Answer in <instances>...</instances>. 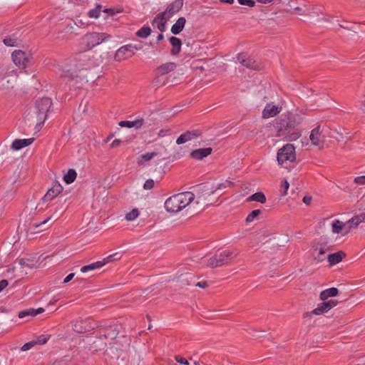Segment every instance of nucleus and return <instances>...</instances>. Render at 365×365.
I'll list each match as a JSON object with an SVG mask.
<instances>
[{
    "instance_id": "cd10ccee",
    "label": "nucleus",
    "mask_w": 365,
    "mask_h": 365,
    "mask_svg": "<svg viewBox=\"0 0 365 365\" xmlns=\"http://www.w3.org/2000/svg\"><path fill=\"white\" fill-rule=\"evenodd\" d=\"M329 311L327 304L325 303V301L318 304L317 307L312 311V312L309 313L307 312L304 314L306 316H310L311 314H315V315H321L324 313H326Z\"/></svg>"
},
{
    "instance_id": "3c124183",
    "label": "nucleus",
    "mask_w": 365,
    "mask_h": 365,
    "mask_svg": "<svg viewBox=\"0 0 365 365\" xmlns=\"http://www.w3.org/2000/svg\"><path fill=\"white\" fill-rule=\"evenodd\" d=\"M166 24H167V21H158V25H157V28H158V29L160 31H161L163 33V32H164L165 31Z\"/></svg>"
},
{
    "instance_id": "603ef678",
    "label": "nucleus",
    "mask_w": 365,
    "mask_h": 365,
    "mask_svg": "<svg viewBox=\"0 0 365 365\" xmlns=\"http://www.w3.org/2000/svg\"><path fill=\"white\" fill-rule=\"evenodd\" d=\"M354 182L359 185H365V175L355 178Z\"/></svg>"
},
{
    "instance_id": "a211bd4d",
    "label": "nucleus",
    "mask_w": 365,
    "mask_h": 365,
    "mask_svg": "<svg viewBox=\"0 0 365 365\" xmlns=\"http://www.w3.org/2000/svg\"><path fill=\"white\" fill-rule=\"evenodd\" d=\"M180 197V211L194 201L195 195L192 192H183L178 193Z\"/></svg>"
},
{
    "instance_id": "4d7b16f0",
    "label": "nucleus",
    "mask_w": 365,
    "mask_h": 365,
    "mask_svg": "<svg viewBox=\"0 0 365 365\" xmlns=\"http://www.w3.org/2000/svg\"><path fill=\"white\" fill-rule=\"evenodd\" d=\"M8 286V281L6 279H1L0 281V292Z\"/></svg>"
},
{
    "instance_id": "4be33fe9",
    "label": "nucleus",
    "mask_w": 365,
    "mask_h": 365,
    "mask_svg": "<svg viewBox=\"0 0 365 365\" xmlns=\"http://www.w3.org/2000/svg\"><path fill=\"white\" fill-rule=\"evenodd\" d=\"M346 257V254L343 251H339L333 254L328 255L327 258L330 266H333L339 263L343 258Z\"/></svg>"
},
{
    "instance_id": "72a5a7b5",
    "label": "nucleus",
    "mask_w": 365,
    "mask_h": 365,
    "mask_svg": "<svg viewBox=\"0 0 365 365\" xmlns=\"http://www.w3.org/2000/svg\"><path fill=\"white\" fill-rule=\"evenodd\" d=\"M327 249L325 246H321L319 250V252L317 255H314V260L317 262H322L325 259V253L327 252Z\"/></svg>"
},
{
    "instance_id": "13d9d810",
    "label": "nucleus",
    "mask_w": 365,
    "mask_h": 365,
    "mask_svg": "<svg viewBox=\"0 0 365 365\" xmlns=\"http://www.w3.org/2000/svg\"><path fill=\"white\" fill-rule=\"evenodd\" d=\"M121 143V140L119 139H115L110 144V148H114L118 147Z\"/></svg>"
},
{
    "instance_id": "49530a36",
    "label": "nucleus",
    "mask_w": 365,
    "mask_h": 365,
    "mask_svg": "<svg viewBox=\"0 0 365 365\" xmlns=\"http://www.w3.org/2000/svg\"><path fill=\"white\" fill-rule=\"evenodd\" d=\"M237 1L241 5H245L250 7L255 6V1L254 0H237Z\"/></svg>"
},
{
    "instance_id": "c85d7f7f",
    "label": "nucleus",
    "mask_w": 365,
    "mask_h": 365,
    "mask_svg": "<svg viewBox=\"0 0 365 365\" xmlns=\"http://www.w3.org/2000/svg\"><path fill=\"white\" fill-rule=\"evenodd\" d=\"M362 222H365V213L353 217L347 222L350 224L351 228H355Z\"/></svg>"
},
{
    "instance_id": "f704fd0d",
    "label": "nucleus",
    "mask_w": 365,
    "mask_h": 365,
    "mask_svg": "<svg viewBox=\"0 0 365 365\" xmlns=\"http://www.w3.org/2000/svg\"><path fill=\"white\" fill-rule=\"evenodd\" d=\"M151 33V29L148 26H143L142 28H140L136 33V36L139 38H147L148 36H150Z\"/></svg>"
},
{
    "instance_id": "ea45409f",
    "label": "nucleus",
    "mask_w": 365,
    "mask_h": 365,
    "mask_svg": "<svg viewBox=\"0 0 365 365\" xmlns=\"http://www.w3.org/2000/svg\"><path fill=\"white\" fill-rule=\"evenodd\" d=\"M260 214L259 210H252L246 217V222L249 223L252 221Z\"/></svg>"
},
{
    "instance_id": "864d4df0",
    "label": "nucleus",
    "mask_w": 365,
    "mask_h": 365,
    "mask_svg": "<svg viewBox=\"0 0 365 365\" xmlns=\"http://www.w3.org/2000/svg\"><path fill=\"white\" fill-rule=\"evenodd\" d=\"M326 304H327V307L329 309V311L332 309L333 307H334L335 306H336L337 304V302L336 300H334V299H331V300H329L327 302H325Z\"/></svg>"
},
{
    "instance_id": "412c9836",
    "label": "nucleus",
    "mask_w": 365,
    "mask_h": 365,
    "mask_svg": "<svg viewBox=\"0 0 365 365\" xmlns=\"http://www.w3.org/2000/svg\"><path fill=\"white\" fill-rule=\"evenodd\" d=\"M169 41L172 45V48L170 50V54L173 56L178 55L181 50L182 41L181 40L175 36H171L169 38Z\"/></svg>"
},
{
    "instance_id": "6e6d98bb",
    "label": "nucleus",
    "mask_w": 365,
    "mask_h": 365,
    "mask_svg": "<svg viewBox=\"0 0 365 365\" xmlns=\"http://www.w3.org/2000/svg\"><path fill=\"white\" fill-rule=\"evenodd\" d=\"M38 120V122L36 123V125L35 126V129L36 130V131H39L42 128L46 120Z\"/></svg>"
},
{
    "instance_id": "c756f323",
    "label": "nucleus",
    "mask_w": 365,
    "mask_h": 365,
    "mask_svg": "<svg viewBox=\"0 0 365 365\" xmlns=\"http://www.w3.org/2000/svg\"><path fill=\"white\" fill-rule=\"evenodd\" d=\"M104 266V263L101 262V261H97L93 263L89 264L88 265L83 266L81 268V272H87L88 271L94 270L96 269H98Z\"/></svg>"
},
{
    "instance_id": "6ab92c4d",
    "label": "nucleus",
    "mask_w": 365,
    "mask_h": 365,
    "mask_svg": "<svg viewBox=\"0 0 365 365\" xmlns=\"http://www.w3.org/2000/svg\"><path fill=\"white\" fill-rule=\"evenodd\" d=\"M91 325H88V320L80 319L75 322L73 324V329L77 333H84L93 329Z\"/></svg>"
},
{
    "instance_id": "0eeeda50",
    "label": "nucleus",
    "mask_w": 365,
    "mask_h": 365,
    "mask_svg": "<svg viewBox=\"0 0 365 365\" xmlns=\"http://www.w3.org/2000/svg\"><path fill=\"white\" fill-rule=\"evenodd\" d=\"M52 100L50 98L44 97L36 101L37 118L38 120H46L48 113L51 111Z\"/></svg>"
},
{
    "instance_id": "a878e982",
    "label": "nucleus",
    "mask_w": 365,
    "mask_h": 365,
    "mask_svg": "<svg viewBox=\"0 0 365 365\" xmlns=\"http://www.w3.org/2000/svg\"><path fill=\"white\" fill-rule=\"evenodd\" d=\"M44 312V309L42 307H39L38 309L30 308L28 309H25L19 312L18 317L21 319L24 318L26 317H35L38 314H41Z\"/></svg>"
},
{
    "instance_id": "39448f33",
    "label": "nucleus",
    "mask_w": 365,
    "mask_h": 365,
    "mask_svg": "<svg viewBox=\"0 0 365 365\" xmlns=\"http://www.w3.org/2000/svg\"><path fill=\"white\" fill-rule=\"evenodd\" d=\"M110 38V36L106 33L91 32L84 35L82 41L88 49H92Z\"/></svg>"
},
{
    "instance_id": "9d476101",
    "label": "nucleus",
    "mask_w": 365,
    "mask_h": 365,
    "mask_svg": "<svg viewBox=\"0 0 365 365\" xmlns=\"http://www.w3.org/2000/svg\"><path fill=\"white\" fill-rule=\"evenodd\" d=\"M140 48V47H137L131 44L123 46L117 50L115 54V60L122 61L128 59L134 55L135 51Z\"/></svg>"
},
{
    "instance_id": "dca6fc26",
    "label": "nucleus",
    "mask_w": 365,
    "mask_h": 365,
    "mask_svg": "<svg viewBox=\"0 0 365 365\" xmlns=\"http://www.w3.org/2000/svg\"><path fill=\"white\" fill-rule=\"evenodd\" d=\"M184 4L183 0H175L170 4H168L165 11L168 14V17H172L178 13L182 8Z\"/></svg>"
},
{
    "instance_id": "6e6552de",
    "label": "nucleus",
    "mask_w": 365,
    "mask_h": 365,
    "mask_svg": "<svg viewBox=\"0 0 365 365\" xmlns=\"http://www.w3.org/2000/svg\"><path fill=\"white\" fill-rule=\"evenodd\" d=\"M194 191L196 198L195 203L205 202L209 196L215 193V189L210 188L208 185L200 184L195 187Z\"/></svg>"
},
{
    "instance_id": "ddd939ff",
    "label": "nucleus",
    "mask_w": 365,
    "mask_h": 365,
    "mask_svg": "<svg viewBox=\"0 0 365 365\" xmlns=\"http://www.w3.org/2000/svg\"><path fill=\"white\" fill-rule=\"evenodd\" d=\"M309 139L314 145L322 147L324 143V136L322 135L320 125L314 128L310 133Z\"/></svg>"
},
{
    "instance_id": "9b49d317",
    "label": "nucleus",
    "mask_w": 365,
    "mask_h": 365,
    "mask_svg": "<svg viewBox=\"0 0 365 365\" xmlns=\"http://www.w3.org/2000/svg\"><path fill=\"white\" fill-rule=\"evenodd\" d=\"M237 59L242 65L250 69L259 71L263 68L261 63L257 62L253 58L248 56L247 53H239L237 56Z\"/></svg>"
},
{
    "instance_id": "5701e85b",
    "label": "nucleus",
    "mask_w": 365,
    "mask_h": 365,
    "mask_svg": "<svg viewBox=\"0 0 365 365\" xmlns=\"http://www.w3.org/2000/svg\"><path fill=\"white\" fill-rule=\"evenodd\" d=\"M144 120L143 118L136 119L135 120H122L120 121L118 125L120 127H126L128 128H140L143 126Z\"/></svg>"
},
{
    "instance_id": "f257e3e1",
    "label": "nucleus",
    "mask_w": 365,
    "mask_h": 365,
    "mask_svg": "<svg viewBox=\"0 0 365 365\" xmlns=\"http://www.w3.org/2000/svg\"><path fill=\"white\" fill-rule=\"evenodd\" d=\"M273 125L277 131L276 136L285 138L287 141L296 140L301 136L299 132L294 131L298 123L295 117L290 114L282 115L274 120Z\"/></svg>"
},
{
    "instance_id": "052dcab7",
    "label": "nucleus",
    "mask_w": 365,
    "mask_h": 365,
    "mask_svg": "<svg viewBox=\"0 0 365 365\" xmlns=\"http://www.w3.org/2000/svg\"><path fill=\"white\" fill-rule=\"evenodd\" d=\"M74 275V273H70L64 278L63 283H68V282H70L73 278Z\"/></svg>"
},
{
    "instance_id": "58836bf2",
    "label": "nucleus",
    "mask_w": 365,
    "mask_h": 365,
    "mask_svg": "<svg viewBox=\"0 0 365 365\" xmlns=\"http://www.w3.org/2000/svg\"><path fill=\"white\" fill-rule=\"evenodd\" d=\"M101 5L97 4L96 8L91 9L88 12V16L90 18L97 19L100 16L101 11Z\"/></svg>"
},
{
    "instance_id": "f3484780",
    "label": "nucleus",
    "mask_w": 365,
    "mask_h": 365,
    "mask_svg": "<svg viewBox=\"0 0 365 365\" xmlns=\"http://www.w3.org/2000/svg\"><path fill=\"white\" fill-rule=\"evenodd\" d=\"M212 148H198L193 150L190 154V156L191 158L201 160L206 158L207 156L210 155L212 153Z\"/></svg>"
},
{
    "instance_id": "e2e57ef3",
    "label": "nucleus",
    "mask_w": 365,
    "mask_h": 365,
    "mask_svg": "<svg viewBox=\"0 0 365 365\" xmlns=\"http://www.w3.org/2000/svg\"><path fill=\"white\" fill-rule=\"evenodd\" d=\"M311 200H312V197H309V196H304V198H303V202L306 205H309L311 202Z\"/></svg>"
},
{
    "instance_id": "8fccbe9b",
    "label": "nucleus",
    "mask_w": 365,
    "mask_h": 365,
    "mask_svg": "<svg viewBox=\"0 0 365 365\" xmlns=\"http://www.w3.org/2000/svg\"><path fill=\"white\" fill-rule=\"evenodd\" d=\"M153 186H154L153 180L148 179L145 182V183L143 185V188L145 190H150L153 187Z\"/></svg>"
},
{
    "instance_id": "bb28decb",
    "label": "nucleus",
    "mask_w": 365,
    "mask_h": 365,
    "mask_svg": "<svg viewBox=\"0 0 365 365\" xmlns=\"http://www.w3.org/2000/svg\"><path fill=\"white\" fill-rule=\"evenodd\" d=\"M339 294V289L336 287H331L323 290L320 294L319 298L322 301H325L329 297H335Z\"/></svg>"
},
{
    "instance_id": "7c9ffc66",
    "label": "nucleus",
    "mask_w": 365,
    "mask_h": 365,
    "mask_svg": "<svg viewBox=\"0 0 365 365\" xmlns=\"http://www.w3.org/2000/svg\"><path fill=\"white\" fill-rule=\"evenodd\" d=\"M77 176V173L74 169H69L66 174L63 175V180L66 184H71L74 182Z\"/></svg>"
},
{
    "instance_id": "4468645a",
    "label": "nucleus",
    "mask_w": 365,
    "mask_h": 365,
    "mask_svg": "<svg viewBox=\"0 0 365 365\" xmlns=\"http://www.w3.org/2000/svg\"><path fill=\"white\" fill-rule=\"evenodd\" d=\"M63 191L62 185L57 181H55L52 187L48 189L46 195L43 197V202H48L53 200Z\"/></svg>"
},
{
    "instance_id": "f03ea898",
    "label": "nucleus",
    "mask_w": 365,
    "mask_h": 365,
    "mask_svg": "<svg viewBox=\"0 0 365 365\" xmlns=\"http://www.w3.org/2000/svg\"><path fill=\"white\" fill-rule=\"evenodd\" d=\"M176 68L177 64L174 62H167L155 68L153 71V85L158 87L165 85L168 80L166 76Z\"/></svg>"
},
{
    "instance_id": "aec40b11",
    "label": "nucleus",
    "mask_w": 365,
    "mask_h": 365,
    "mask_svg": "<svg viewBox=\"0 0 365 365\" xmlns=\"http://www.w3.org/2000/svg\"><path fill=\"white\" fill-rule=\"evenodd\" d=\"M34 140V138L27 139H16L13 141L11 148L14 150H19L30 145Z\"/></svg>"
},
{
    "instance_id": "a18cd8bd",
    "label": "nucleus",
    "mask_w": 365,
    "mask_h": 365,
    "mask_svg": "<svg viewBox=\"0 0 365 365\" xmlns=\"http://www.w3.org/2000/svg\"><path fill=\"white\" fill-rule=\"evenodd\" d=\"M289 187V183L286 179H283L281 182V187L283 190L282 195H286L287 194V190Z\"/></svg>"
},
{
    "instance_id": "680f3d73",
    "label": "nucleus",
    "mask_w": 365,
    "mask_h": 365,
    "mask_svg": "<svg viewBox=\"0 0 365 365\" xmlns=\"http://www.w3.org/2000/svg\"><path fill=\"white\" fill-rule=\"evenodd\" d=\"M61 77H66V78H73V76L72 75L71 73H70L69 71L63 73L62 75H61Z\"/></svg>"
},
{
    "instance_id": "7ed1b4c3",
    "label": "nucleus",
    "mask_w": 365,
    "mask_h": 365,
    "mask_svg": "<svg viewBox=\"0 0 365 365\" xmlns=\"http://www.w3.org/2000/svg\"><path fill=\"white\" fill-rule=\"evenodd\" d=\"M119 331L115 325H110L104 329L100 330V336L95 340L91 346L93 351H98V350L103 349L106 343L102 341V339H114L117 337Z\"/></svg>"
},
{
    "instance_id": "de8ad7c7",
    "label": "nucleus",
    "mask_w": 365,
    "mask_h": 365,
    "mask_svg": "<svg viewBox=\"0 0 365 365\" xmlns=\"http://www.w3.org/2000/svg\"><path fill=\"white\" fill-rule=\"evenodd\" d=\"M36 345V342H34V341H29L26 344H24L22 347H21V351H28L30 349H31L33 346H34Z\"/></svg>"
},
{
    "instance_id": "c03bdc74",
    "label": "nucleus",
    "mask_w": 365,
    "mask_h": 365,
    "mask_svg": "<svg viewBox=\"0 0 365 365\" xmlns=\"http://www.w3.org/2000/svg\"><path fill=\"white\" fill-rule=\"evenodd\" d=\"M155 16L157 17V19H158L159 21H168V20L170 19V17H168V14L166 13L165 10L163 12L158 13Z\"/></svg>"
},
{
    "instance_id": "09e8293b",
    "label": "nucleus",
    "mask_w": 365,
    "mask_h": 365,
    "mask_svg": "<svg viewBox=\"0 0 365 365\" xmlns=\"http://www.w3.org/2000/svg\"><path fill=\"white\" fill-rule=\"evenodd\" d=\"M175 359L178 363H179L180 364L190 365L189 361L185 358L181 356H178V355L175 356Z\"/></svg>"
},
{
    "instance_id": "774afa93",
    "label": "nucleus",
    "mask_w": 365,
    "mask_h": 365,
    "mask_svg": "<svg viewBox=\"0 0 365 365\" xmlns=\"http://www.w3.org/2000/svg\"><path fill=\"white\" fill-rule=\"evenodd\" d=\"M164 38V36L163 34H159L157 36V41L159 42Z\"/></svg>"
},
{
    "instance_id": "b1692460",
    "label": "nucleus",
    "mask_w": 365,
    "mask_h": 365,
    "mask_svg": "<svg viewBox=\"0 0 365 365\" xmlns=\"http://www.w3.org/2000/svg\"><path fill=\"white\" fill-rule=\"evenodd\" d=\"M279 113L278 107L274 105L267 104L262 111V117L264 118H269L270 117L276 116Z\"/></svg>"
},
{
    "instance_id": "f8f14e48",
    "label": "nucleus",
    "mask_w": 365,
    "mask_h": 365,
    "mask_svg": "<svg viewBox=\"0 0 365 365\" xmlns=\"http://www.w3.org/2000/svg\"><path fill=\"white\" fill-rule=\"evenodd\" d=\"M180 197L178 193L170 197L165 202V210L171 213H177L180 211Z\"/></svg>"
},
{
    "instance_id": "a19ab883",
    "label": "nucleus",
    "mask_w": 365,
    "mask_h": 365,
    "mask_svg": "<svg viewBox=\"0 0 365 365\" xmlns=\"http://www.w3.org/2000/svg\"><path fill=\"white\" fill-rule=\"evenodd\" d=\"M232 185H233L232 182L226 180L225 182L220 183L217 186H215V187L212 186L210 188L215 189V192L217 190L230 187Z\"/></svg>"
},
{
    "instance_id": "423d86ee",
    "label": "nucleus",
    "mask_w": 365,
    "mask_h": 365,
    "mask_svg": "<svg viewBox=\"0 0 365 365\" xmlns=\"http://www.w3.org/2000/svg\"><path fill=\"white\" fill-rule=\"evenodd\" d=\"M233 257V252L225 250L210 257L207 261V265L211 267H221L230 262Z\"/></svg>"
},
{
    "instance_id": "2f4dec72",
    "label": "nucleus",
    "mask_w": 365,
    "mask_h": 365,
    "mask_svg": "<svg viewBox=\"0 0 365 365\" xmlns=\"http://www.w3.org/2000/svg\"><path fill=\"white\" fill-rule=\"evenodd\" d=\"M158 153L155 152L147 153L141 155L138 159V164L143 165L144 163L150 160L154 157L157 156Z\"/></svg>"
},
{
    "instance_id": "c9c22d12",
    "label": "nucleus",
    "mask_w": 365,
    "mask_h": 365,
    "mask_svg": "<svg viewBox=\"0 0 365 365\" xmlns=\"http://www.w3.org/2000/svg\"><path fill=\"white\" fill-rule=\"evenodd\" d=\"M121 257H122V255L119 252H115V253L110 255L108 257L103 258V259L101 261V262H103L104 265H105L108 263L120 259L121 258Z\"/></svg>"
},
{
    "instance_id": "2eb2a0df",
    "label": "nucleus",
    "mask_w": 365,
    "mask_h": 365,
    "mask_svg": "<svg viewBox=\"0 0 365 365\" xmlns=\"http://www.w3.org/2000/svg\"><path fill=\"white\" fill-rule=\"evenodd\" d=\"M201 135V131L199 130H194L192 131H186L185 133L181 134L176 140V143L178 145H180L185 143L187 141H190L192 139H195L199 137Z\"/></svg>"
},
{
    "instance_id": "e433bc0d",
    "label": "nucleus",
    "mask_w": 365,
    "mask_h": 365,
    "mask_svg": "<svg viewBox=\"0 0 365 365\" xmlns=\"http://www.w3.org/2000/svg\"><path fill=\"white\" fill-rule=\"evenodd\" d=\"M344 227V224L339 220H335L332 222V232L334 233H340Z\"/></svg>"
},
{
    "instance_id": "393cba45",
    "label": "nucleus",
    "mask_w": 365,
    "mask_h": 365,
    "mask_svg": "<svg viewBox=\"0 0 365 365\" xmlns=\"http://www.w3.org/2000/svg\"><path fill=\"white\" fill-rule=\"evenodd\" d=\"M186 23V19L185 17H180L178 19L176 22L171 27V32L174 35L179 34L184 29Z\"/></svg>"
},
{
    "instance_id": "69168bd1",
    "label": "nucleus",
    "mask_w": 365,
    "mask_h": 365,
    "mask_svg": "<svg viewBox=\"0 0 365 365\" xmlns=\"http://www.w3.org/2000/svg\"><path fill=\"white\" fill-rule=\"evenodd\" d=\"M19 264L22 267L28 266V264L26 263V260L23 258L19 259Z\"/></svg>"
},
{
    "instance_id": "37998d69",
    "label": "nucleus",
    "mask_w": 365,
    "mask_h": 365,
    "mask_svg": "<svg viewBox=\"0 0 365 365\" xmlns=\"http://www.w3.org/2000/svg\"><path fill=\"white\" fill-rule=\"evenodd\" d=\"M4 43L7 46H16L17 43L16 38H12L11 37H6L3 40Z\"/></svg>"
},
{
    "instance_id": "bf43d9fd",
    "label": "nucleus",
    "mask_w": 365,
    "mask_h": 365,
    "mask_svg": "<svg viewBox=\"0 0 365 365\" xmlns=\"http://www.w3.org/2000/svg\"><path fill=\"white\" fill-rule=\"evenodd\" d=\"M208 286V284L206 281H202L199 282L196 284V287H200V288H206Z\"/></svg>"
},
{
    "instance_id": "0e129e2a",
    "label": "nucleus",
    "mask_w": 365,
    "mask_h": 365,
    "mask_svg": "<svg viewBox=\"0 0 365 365\" xmlns=\"http://www.w3.org/2000/svg\"><path fill=\"white\" fill-rule=\"evenodd\" d=\"M51 219V217H48L47 219H46L45 220L41 222L40 223H38V224H36L34 226L35 227H40L41 225H45L49 220Z\"/></svg>"
},
{
    "instance_id": "338daca9",
    "label": "nucleus",
    "mask_w": 365,
    "mask_h": 365,
    "mask_svg": "<svg viewBox=\"0 0 365 365\" xmlns=\"http://www.w3.org/2000/svg\"><path fill=\"white\" fill-rule=\"evenodd\" d=\"M75 24L77 25V26H87V24L84 23L82 21V20H79V19H76Z\"/></svg>"
},
{
    "instance_id": "5fc2aeb1",
    "label": "nucleus",
    "mask_w": 365,
    "mask_h": 365,
    "mask_svg": "<svg viewBox=\"0 0 365 365\" xmlns=\"http://www.w3.org/2000/svg\"><path fill=\"white\" fill-rule=\"evenodd\" d=\"M170 130L169 129H161L159 130L158 135L160 138H163L169 134Z\"/></svg>"
},
{
    "instance_id": "1a4fd4ad",
    "label": "nucleus",
    "mask_w": 365,
    "mask_h": 365,
    "mask_svg": "<svg viewBox=\"0 0 365 365\" xmlns=\"http://www.w3.org/2000/svg\"><path fill=\"white\" fill-rule=\"evenodd\" d=\"M11 58L14 63L19 68L24 69L27 67L28 63L31 58V54L21 50H15Z\"/></svg>"
},
{
    "instance_id": "79ce46f5",
    "label": "nucleus",
    "mask_w": 365,
    "mask_h": 365,
    "mask_svg": "<svg viewBox=\"0 0 365 365\" xmlns=\"http://www.w3.org/2000/svg\"><path fill=\"white\" fill-rule=\"evenodd\" d=\"M49 338V335H41L38 336L36 340H34V342H36V344H45Z\"/></svg>"
},
{
    "instance_id": "4c0bfd02",
    "label": "nucleus",
    "mask_w": 365,
    "mask_h": 365,
    "mask_svg": "<svg viewBox=\"0 0 365 365\" xmlns=\"http://www.w3.org/2000/svg\"><path fill=\"white\" fill-rule=\"evenodd\" d=\"M140 215L138 209L133 208L130 212L126 213L125 219L127 221H133L135 220Z\"/></svg>"
},
{
    "instance_id": "473e14b6",
    "label": "nucleus",
    "mask_w": 365,
    "mask_h": 365,
    "mask_svg": "<svg viewBox=\"0 0 365 365\" xmlns=\"http://www.w3.org/2000/svg\"><path fill=\"white\" fill-rule=\"evenodd\" d=\"M247 200L248 201H256V202H259L261 203H264V202H266L267 198H266L265 195L263 192H255V193L252 194V195H250L248 197Z\"/></svg>"
},
{
    "instance_id": "20e7f679",
    "label": "nucleus",
    "mask_w": 365,
    "mask_h": 365,
    "mask_svg": "<svg viewBox=\"0 0 365 365\" xmlns=\"http://www.w3.org/2000/svg\"><path fill=\"white\" fill-rule=\"evenodd\" d=\"M277 159L279 165L287 167L284 164L289 162H294L296 160L295 148L292 144L288 143L279 149Z\"/></svg>"
}]
</instances>
